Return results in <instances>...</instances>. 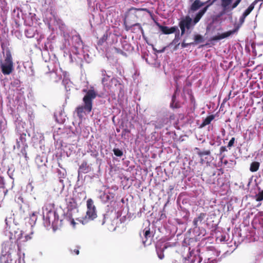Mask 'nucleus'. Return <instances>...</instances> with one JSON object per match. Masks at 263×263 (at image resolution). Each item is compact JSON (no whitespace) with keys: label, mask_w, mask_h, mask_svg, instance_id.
<instances>
[{"label":"nucleus","mask_w":263,"mask_h":263,"mask_svg":"<svg viewBox=\"0 0 263 263\" xmlns=\"http://www.w3.org/2000/svg\"><path fill=\"white\" fill-rule=\"evenodd\" d=\"M108 86H105V87L107 89H111L114 88V87H117L118 85L120 86V83L116 78H112L111 77L110 81L108 82Z\"/></svg>","instance_id":"7c9ffc66"},{"label":"nucleus","mask_w":263,"mask_h":263,"mask_svg":"<svg viewBox=\"0 0 263 263\" xmlns=\"http://www.w3.org/2000/svg\"><path fill=\"white\" fill-rule=\"evenodd\" d=\"M161 115L162 117H159L155 122L156 128H161L168 123L170 119H173V115L166 110L162 111Z\"/></svg>","instance_id":"1a4fd4ad"},{"label":"nucleus","mask_w":263,"mask_h":263,"mask_svg":"<svg viewBox=\"0 0 263 263\" xmlns=\"http://www.w3.org/2000/svg\"><path fill=\"white\" fill-rule=\"evenodd\" d=\"M105 42H106L107 44H113L117 43V37L110 32H106L99 40V44L102 45Z\"/></svg>","instance_id":"2eb2a0df"},{"label":"nucleus","mask_w":263,"mask_h":263,"mask_svg":"<svg viewBox=\"0 0 263 263\" xmlns=\"http://www.w3.org/2000/svg\"><path fill=\"white\" fill-rule=\"evenodd\" d=\"M234 141H235V138H234V137L232 138L230 140V141L228 143L227 147H228L229 149H230L231 147L232 146H233Z\"/></svg>","instance_id":"49530a36"},{"label":"nucleus","mask_w":263,"mask_h":263,"mask_svg":"<svg viewBox=\"0 0 263 263\" xmlns=\"http://www.w3.org/2000/svg\"><path fill=\"white\" fill-rule=\"evenodd\" d=\"M47 67L48 68L49 72L51 73L52 74H54L57 76L55 78V81H58L62 79V76L64 77L63 80V84H68V80L66 79H65L66 77V72L63 71L62 69L59 67V64L58 63L55 62L53 61H49V64L47 65Z\"/></svg>","instance_id":"39448f33"},{"label":"nucleus","mask_w":263,"mask_h":263,"mask_svg":"<svg viewBox=\"0 0 263 263\" xmlns=\"http://www.w3.org/2000/svg\"><path fill=\"white\" fill-rule=\"evenodd\" d=\"M202 259V258L200 256L199 252L197 250L196 251L190 252L187 257L183 259V263H200Z\"/></svg>","instance_id":"9d476101"},{"label":"nucleus","mask_w":263,"mask_h":263,"mask_svg":"<svg viewBox=\"0 0 263 263\" xmlns=\"http://www.w3.org/2000/svg\"><path fill=\"white\" fill-rule=\"evenodd\" d=\"M206 216V214L205 213H200L199 215L195 218L193 220V225H194V231L197 233V231L200 230V232L198 234V236L202 235V236H204L205 234V230L203 228H201V229L199 228V225L202 223V221L204 220L205 217Z\"/></svg>","instance_id":"f8f14e48"},{"label":"nucleus","mask_w":263,"mask_h":263,"mask_svg":"<svg viewBox=\"0 0 263 263\" xmlns=\"http://www.w3.org/2000/svg\"><path fill=\"white\" fill-rule=\"evenodd\" d=\"M167 247L166 246H164L163 247V248L158 249L157 247H156V251L157 254L158 256V257L160 259H162L164 258V254H163V251L165 249H166Z\"/></svg>","instance_id":"4c0bfd02"},{"label":"nucleus","mask_w":263,"mask_h":263,"mask_svg":"<svg viewBox=\"0 0 263 263\" xmlns=\"http://www.w3.org/2000/svg\"><path fill=\"white\" fill-rule=\"evenodd\" d=\"M237 31V29H234L232 30H230L224 32L219 35L215 36L213 37V40H220L226 37H228L231 35L233 34L235 32Z\"/></svg>","instance_id":"cd10ccee"},{"label":"nucleus","mask_w":263,"mask_h":263,"mask_svg":"<svg viewBox=\"0 0 263 263\" xmlns=\"http://www.w3.org/2000/svg\"><path fill=\"white\" fill-rule=\"evenodd\" d=\"M6 124L3 121H0V129L1 130H4L5 128Z\"/></svg>","instance_id":"8fccbe9b"},{"label":"nucleus","mask_w":263,"mask_h":263,"mask_svg":"<svg viewBox=\"0 0 263 263\" xmlns=\"http://www.w3.org/2000/svg\"><path fill=\"white\" fill-rule=\"evenodd\" d=\"M71 253H74L78 255L79 254V250L78 248L74 249L73 250L70 249Z\"/></svg>","instance_id":"3c124183"},{"label":"nucleus","mask_w":263,"mask_h":263,"mask_svg":"<svg viewBox=\"0 0 263 263\" xmlns=\"http://www.w3.org/2000/svg\"><path fill=\"white\" fill-rule=\"evenodd\" d=\"M57 173L60 179L65 178L66 175V170L62 167H61L60 169L57 170Z\"/></svg>","instance_id":"58836bf2"},{"label":"nucleus","mask_w":263,"mask_h":263,"mask_svg":"<svg viewBox=\"0 0 263 263\" xmlns=\"http://www.w3.org/2000/svg\"><path fill=\"white\" fill-rule=\"evenodd\" d=\"M15 201L20 205V209L23 208V205L27 206L28 205V201L23 197L22 194L17 195L15 199Z\"/></svg>","instance_id":"b1692460"},{"label":"nucleus","mask_w":263,"mask_h":263,"mask_svg":"<svg viewBox=\"0 0 263 263\" xmlns=\"http://www.w3.org/2000/svg\"><path fill=\"white\" fill-rule=\"evenodd\" d=\"M227 151V147L226 146H221L220 148V152L221 154L223 152Z\"/></svg>","instance_id":"603ef678"},{"label":"nucleus","mask_w":263,"mask_h":263,"mask_svg":"<svg viewBox=\"0 0 263 263\" xmlns=\"http://www.w3.org/2000/svg\"><path fill=\"white\" fill-rule=\"evenodd\" d=\"M25 33L26 37L31 38L34 37L35 35V31L33 28L29 27L25 30Z\"/></svg>","instance_id":"f704fd0d"},{"label":"nucleus","mask_w":263,"mask_h":263,"mask_svg":"<svg viewBox=\"0 0 263 263\" xmlns=\"http://www.w3.org/2000/svg\"><path fill=\"white\" fill-rule=\"evenodd\" d=\"M215 116L213 115L208 116L205 119L203 120L200 127H203L207 125H209L211 122L214 119Z\"/></svg>","instance_id":"473e14b6"},{"label":"nucleus","mask_w":263,"mask_h":263,"mask_svg":"<svg viewBox=\"0 0 263 263\" xmlns=\"http://www.w3.org/2000/svg\"><path fill=\"white\" fill-rule=\"evenodd\" d=\"M261 205V203H259V204L257 205V206L258 207V206H259V205Z\"/></svg>","instance_id":"bf43d9fd"},{"label":"nucleus","mask_w":263,"mask_h":263,"mask_svg":"<svg viewBox=\"0 0 263 263\" xmlns=\"http://www.w3.org/2000/svg\"><path fill=\"white\" fill-rule=\"evenodd\" d=\"M194 43H186L185 42V40H183V42L181 44V47L182 48H186L188 47L189 45H194Z\"/></svg>","instance_id":"a18cd8bd"},{"label":"nucleus","mask_w":263,"mask_h":263,"mask_svg":"<svg viewBox=\"0 0 263 263\" xmlns=\"http://www.w3.org/2000/svg\"><path fill=\"white\" fill-rule=\"evenodd\" d=\"M10 241H6L2 245V256L0 258L1 262H6V260L11 259L10 256Z\"/></svg>","instance_id":"ddd939ff"},{"label":"nucleus","mask_w":263,"mask_h":263,"mask_svg":"<svg viewBox=\"0 0 263 263\" xmlns=\"http://www.w3.org/2000/svg\"><path fill=\"white\" fill-rule=\"evenodd\" d=\"M5 233L6 236H8L9 239L20 240L23 237V233L21 230L16 228L14 224L12 217H6L5 220Z\"/></svg>","instance_id":"7ed1b4c3"},{"label":"nucleus","mask_w":263,"mask_h":263,"mask_svg":"<svg viewBox=\"0 0 263 263\" xmlns=\"http://www.w3.org/2000/svg\"><path fill=\"white\" fill-rule=\"evenodd\" d=\"M260 164L259 162L255 161L251 163L250 167V171L252 172H256L259 167Z\"/></svg>","instance_id":"c9c22d12"},{"label":"nucleus","mask_w":263,"mask_h":263,"mask_svg":"<svg viewBox=\"0 0 263 263\" xmlns=\"http://www.w3.org/2000/svg\"><path fill=\"white\" fill-rule=\"evenodd\" d=\"M33 234V232H31L30 234L25 235V239L23 241H27L31 238V235Z\"/></svg>","instance_id":"09e8293b"},{"label":"nucleus","mask_w":263,"mask_h":263,"mask_svg":"<svg viewBox=\"0 0 263 263\" xmlns=\"http://www.w3.org/2000/svg\"><path fill=\"white\" fill-rule=\"evenodd\" d=\"M142 243L144 246L149 245L151 243L152 235L149 229L145 228L143 231V235L140 233Z\"/></svg>","instance_id":"6ab92c4d"},{"label":"nucleus","mask_w":263,"mask_h":263,"mask_svg":"<svg viewBox=\"0 0 263 263\" xmlns=\"http://www.w3.org/2000/svg\"><path fill=\"white\" fill-rule=\"evenodd\" d=\"M254 8V6L252 4H251L249 7L245 11V12L243 13V14L241 15V16L240 17L239 20V24L238 25L237 28H235L238 30V28L241 26L243 23L245 22L246 17L251 13V12L253 10Z\"/></svg>","instance_id":"5701e85b"},{"label":"nucleus","mask_w":263,"mask_h":263,"mask_svg":"<svg viewBox=\"0 0 263 263\" xmlns=\"http://www.w3.org/2000/svg\"><path fill=\"white\" fill-rule=\"evenodd\" d=\"M179 26L181 29V35H182L186 32L190 34L191 30L193 29L194 25H193L192 18L189 15L182 18L179 23Z\"/></svg>","instance_id":"0eeeda50"},{"label":"nucleus","mask_w":263,"mask_h":263,"mask_svg":"<svg viewBox=\"0 0 263 263\" xmlns=\"http://www.w3.org/2000/svg\"><path fill=\"white\" fill-rule=\"evenodd\" d=\"M206 3V2L203 3L200 0H195L191 6L190 10L193 12L196 11Z\"/></svg>","instance_id":"c85d7f7f"},{"label":"nucleus","mask_w":263,"mask_h":263,"mask_svg":"<svg viewBox=\"0 0 263 263\" xmlns=\"http://www.w3.org/2000/svg\"><path fill=\"white\" fill-rule=\"evenodd\" d=\"M87 209L85 217L81 221L83 224H86L90 220H93L97 216L96 208L94 205L93 201L90 198L87 201Z\"/></svg>","instance_id":"423d86ee"},{"label":"nucleus","mask_w":263,"mask_h":263,"mask_svg":"<svg viewBox=\"0 0 263 263\" xmlns=\"http://www.w3.org/2000/svg\"><path fill=\"white\" fill-rule=\"evenodd\" d=\"M156 25L159 27L160 30L162 32V33L165 34H169L173 33H175L177 31H178V27L176 26H173L170 28L167 26H164L161 25L158 23H156Z\"/></svg>","instance_id":"aec40b11"},{"label":"nucleus","mask_w":263,"mask_h":263,"mask_svg":"<svg viewBox=\"0 0 263 263\" xmlns=\"http://www.w3.org/2000/svg\"><path fill=\"white\" fill-rule=\"evenodd\" d=\"M217 0H213L211 4L216 1ZM241 0H235L234 3L232 5L233 0H221V5L224 10H228L230 8L232 10L235 8L240 3Z\"/></svg>","instance_id":"dca6fc26"},{"label":"nucleus","mask_w":263,"mask_h":263,"mask_svg":"<svg viewBox=\"0 0 263 263\" xmlns=\"http://www.w3.org/2000/svg\"><path fill=\"white\" fill-rule=\"evenodd\" d=\"M77 204L72 198L69 199L67 203V211L66 213V215L69 218H71L72 216L73 212H77Z\"/></svg>","instance_id":"a211bd4d"},{"label":"nucleus","mask_w":263,"mask_h":263,"mask_svg":"<svg viewBox=\"0 0 263 263\" xmlns=\"http://www.w3.org/2000/svg\"><path fill=\"white\" fill-rule=\"evenodd\" d=\"M258 2H263V0H255L252 4L253 5V6L255 7V5Z\"/></svg>","instance_id":"864d4df0"},{"label":"nucleus","mask_w":263,"mask_h":263,"mask_svg":"<svg viewBox=\"0 0 263 263\" xmlns=\"http://www.w3.org/2000/svg\"><path fill=\"white\" fill-rule=\"evenodd\" d=\"M210 153V151L209 150L198 152V155L201 158L204 156L209 155Z\"/></svg>","instance_id":"c03bdc74"},{"label":"nucleus","mask_w":263,"mask_h":263,"mask_svg":"<svg viewBox=\"0 0 263 263\" xmlns=\"http://www.w3.org/2000/svg\"><path fill=\"white\" fill-rule=\"evenodd\" d=\"M254 8V6L252 4H251L249 7L245 11V12L243 13V14L241 15V16L240 17L239 20V24L238 25L237 28H235L238 30V28L241 26L243 23L245 22L246 17L251 13V12L253 10Z\"/></svg>","instance_id":"4be33fe9"},{"label":"nucleus","mask_w":263,"mask_h":263,"mask_svg":"<svg viewBox=\"0 0 263 263\" xmlns=\"http://www.w3.org/2000/svg\"><path fill=\"white\" fill-rule=\"evenodd\" d=\"M35 161L38 168L40 170L41 173H46L47 171L46 165V163L47 162V158L44 156H37Z\"/></svg>","instance_id":"f3484780"},{"label":"nucleus","mask_w":263,"mask_h":263,"mask_svg":"<svg viewBox=\"0 0 263 263\" xmlns=\"http://www.w3.org/2000/svg\"><path fill=\"white\" fill-rule=\"evenodd\" d=\"M121 47L117 46L114 47L115 52L118 54L122 55L124 57H127V55L124 51H129L132 49L131 45L125 40H121L120 42Z\"/></svg>","instance_id":"4468645a"},{"label":"nucleus","mask_w":263,"mask_h":263,"mask_svg":"<svg viewBox=\"0 0 263 263\" xmlns=\"http://www.w3.org/2000/svg\"><path fill=\"white\" fill-rule=\"evenodd\" d=\"M113 152L115 155L117 157H121L123 155L122 151L119 148H114Z\"/></svg>","instance_id":"37998d69"},{"label":"nucleus","mask_w":263,"mask_h":263,"mask_svg":"<svg viewBox=\"0 0 263 263\" xmlns=\"http://www.w3.org/2000/svg\"><path fill=\"white\" fill-rule=\"evenodd\" d=\"M66 116L63 115V114L61 112L59 113V116L57 117V121L58 122L60 123H64L65 120Z\"/></svg>","instance_id":"ea45409f"},{"label":"nucleus","mask_w":263,"mask_h":263,"mask_svg":"<svg viewBox=\"0 0 263 263\" xmlns=\"http://www.w3.org/2000/svg\"><path fill=\"white\" fill-rule=\"evenodd\" d=\"M29 15H31V19L32 20V17L35 16V14H32L31 13H29Z\"/></svg>","instance_id":"4d7b16f0"},{"label":"nucleus","mask_w":263,"mask_h":263,"mask_svg":"<svg viewBox=\"0 0 263 263\" xmlns=\"http://www.w3.org/2000/svg\"><path fill=\"white\" fill-rule=\"evenodd\" d=\"M2 71L4 74H9L13 70V62L10 54L7 57L3 63L1 64Z\"/></svg>","instance_id":"9b49d317"},{"label":"nucleus","mask_w":263,"mask_h":263,"mask_svg":"<svg viewBox=\"0 0 263 263\" xmlns=\"http://www.w3.org/2000/svg\"><path fill=\"white\" fill-rule=\"evenodd\" d=\"M71 223H72V224H75V223H74V222L73 219H72V221H71Z\"/></svg>","instance_id":"13d9d810"},{"label":"nucleus","mask_w":263,"mask_h":263,"mask_svg":"<svg viewBox=\"0 0 263 263\" xmlns=\"http://www.w3.org/2000/svg\"><path fill=\"white\" fill-rule=\"evenodd\" d=\"M58 190L59 191H62L64 188V180L62 179H60L59 180V182L58 183Z\"/></svg>","instance_id":"79ce46f5"},{"label":"nucleus","mask_w":263,"mask_h":263,"mask_svg":"<svg viewBox=\"0 0 263 263\" xmlns=\"http://www.w3.org/2000/svg\"><path fill=\"white\" fill-rule=\"evenodd\" d=\"M100 199L103 203H106L111 200L114 198L112 194H111L109 193H107L100 191Z\"/></svg>","instance_id":"a878e982"},{"label":"nucleus","mask_w":263,"mask_h":263,"mask_svg":"<svg viewBox=\"0 0 263 263\" xmlns=\"http://www.w3.org/2000/svg\"><path fill=\"white\" fill-rule=\"evenodd\" d=\"M165 50V48H163V49L162 50H160L159 51H157L158 52H159V53H161V52H163Z\"/></svg>","instance_id":"6e6d98bb"},{"label":"nucleus","mask_w":263,"mask_h":263,"mask_svg":"<svg viewBox=\"0 0 263 263\" xmlns=\"http://www.w3.org/2000/svg\"><path fill=\"white\" fill-rule=\"evenodd\" d=\"M178 85H177L175 92L172 96V102L170 104V107L172 108H177L179 107L177 103H175L176 93L177 91H178Z\"/></svg>","instance_id":"72a5a7b5"},{"label":"nucleus","mask_w":263,"mask_h":263,"mask_svg":"<svg viewBox=\"0 0 263 263\" xmlns=\"http://www.w3.org/2000/svg\"><path fill=\"white\" fill-rule=\"evenodd\" d=\"M43 224L47 229L51 226L55 231L62 224V220L59 219L54 204L53 203H46L43 207Z\"/></svg>","instance_id":"f03ea898"},{"label":"nucleus","mask_w":263,"mask_h":263,"mask_svg":"<svg viewBox=\"0 0 263 263\" xmlns=\"http://www.w3.org/2000/svg\"><path fill=\"white\" fill-rule=\"evenodd\" d=\"M101 76L102 77V83L104 86H108V82L110 81V79L112 77V73L110 71H106L104 69H102L101 70Z\"/></svg>","instance_id":"412c9836"},{"label":"nucleus","mask_w":263,"mask_h":263,"mask_svg":"<svg viewBox=\"0 0 263 263\" xmlns=\"http://www.w3.org/2000/svg\"><path fill=\"white\" fill-rule=\"evenodd\" d=\"M37 220L36 213L33 212L30 215L29 218L28 222L31 227H32L35 224Z\"/></svg>","instance_id":"2f4dec72"},{"label":"nucleus","mask_w":263,"mask_h":263,"mask_svg":"<svg viewBox=\"0 0 263 263\" xmlns=\"http://www.w3.org/2000/svg\"><path fill=\"white\" fill-rule=\"evenodd\" d=\"M90 171V168L87 164L86 161H83L80 165L78 172V177H79L81 174H86Z\"/></svg>","instance_id":"bb28decb"},{"label":"nucleus","mask_w":263,"mask_h":263,"mask_svg":"<svg viewBox=\"0 0 263 263\" xmlns=\"http://www.w3.org/2000/svg\"><path fill=\"white\" fill-rule=\"evenodd\" d=\"M204 263H215V260L214 259L209 258L204 260Z\"/></svg>","instance_id":"de8ad7c7"},{"label":"nucleus","mask_w":263,"mask_h":263,"mask_svg":"<svg viewBox=\"0 0 263 263\" xmlns=\"http://www.w3.org/2000/svg\"><path fill=\"white\" fill-rule=\"evenodd\" d=\"M12 259L8 260V261L6 260V262H1V263H12Z\"/></svg>","instance_id":"5fc2aeb1"},{"label":"nucleus","mask_w":263,"mask_h":263,"mask_svg":"<svg viewBox=\"0 0 263 263\" xmlns=\"http://www.w3.org/2000/svg\"><path fill=\"white\" fill-rule=\"evenodd\" d=\"M97 96V93L93 89L89 90L83 98L84 105L80 106L77 108L78 116L81 118L85 112L89 113L92 109V101Z\"/></svg>","instance_id":"20e7f679"},{"label":"nucleus","mask_w":263,"mask_h":263,"mask_svg":"<svg viewBox=\"0 0 263 263\" xmlns=\"http://www.w3.org/2000/svg\"><path fill=\"white\" fill-rule=\"evenodd\" d=\"M194 45L197 44L199 43H201L204 42L203 37L200 34H196L194 36Z\"/></svg>","instance_id":"e433bc0d"},{"label":"nucleus","mask_w":263,"mask_h":263,"mask_svg":"<svg viewBox=\"0 0 263 263\" xmlns=\"http://www.w3.org/2000/svg\"><path fill=\"white\" fill-rule=\"evenodd\" d=\"M104 223H105V221H103V222H102V224H103Z\"/></svg>","instance_id":"052dcab7"},{"label":"nucleus","mask_w":263,"mask_h":263,"mask_svg":"<svg viewBox=\"0 0 263 263\" xmlns=\"http://www.w3.org/2000/svg\"><path fill=\"white\" fill-rule=\"evenodd\" d=\"M255 198L257 201H261L263 200V190L259 191V192L255 195Z\"/></svg>","instance_id":"a19ab883"},{"label":"nucleus","mask_w":263,"mask_h":263,"mask_svg":"<svg viewBox=\"0 0 263 263\" xmlns=\"http://www.w3.org/2000/svg\"><path fill=\"white\" fill-rule=\"evenodd\" d=\"M209 5L205 6L202 9H201L195 15V17L193 20V25H195L201 19L202 16L206 11Z\"/></svg>","instance_id":"393cba45"},{"label":"nucleus","mask_w":263,"mask_h":263,"mask_svg":"<svg viewBox=\"0 0 263 263\" xmlns=\"http://www.w3.org/2000/svg\"><path fill=\"white\" fill-rule=\"evenodd\" d=\"M26 134H21L19 138L16 139V144L14 145L13 148L14 149H17L20 150L21 154H19V155H22L27 158L26 149L28 147V145L26 143Z\"/></svg>","instance_id":"6e6552de"},{"label":"nucleus","mask_w":263,"mask_h":263,"mask_svg":"<svg viewBox=\"0 0 263 263\" xmlns=\"http://www.w3.org/2000/svg\"><path fill=\"white\" fill-rule=\"evenodd\" d=\"M175 33V39L173 40V41L170 43V46L174 45L175 48L174 50H177L178 48L179 45H180L179 40H180V34H179V30L178 31H177Z\"/></svg>","instance_id":"c756f323"},{"label":"nucleus","mask_w":263,"mask_h":263,"mask_svg":"<svg viewBox=\"0 0 263 263\" xmlns=\"http://www.w3.org/2000/svg\"><path fill=\"white\" fill-rule=\"evenodd\" d=\"M57 25L59 29L63 31L65 42L63 44L64 52H70L69 57L71 62L76 63L82 66L83 63L85 61L89 63L91 61V58L88 53L87 47H84L80 36L76 31L71 32L70 34L66 32V26L63 22L59 20Z\"/></svg>","instance_id":"f257e3e1"}]
</instances>
